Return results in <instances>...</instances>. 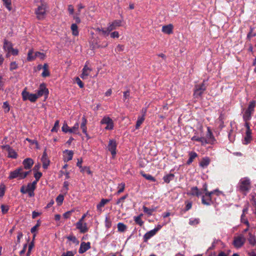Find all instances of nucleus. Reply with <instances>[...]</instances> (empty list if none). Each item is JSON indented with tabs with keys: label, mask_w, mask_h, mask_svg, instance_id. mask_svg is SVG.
Wrapping results in <instances>:
<instances>
[{
	"label": "nucleus",
	"mask_w": 256,
	"mask_h": 256,
	"mask_svg": "<svg viewBox=\"0 0 256 256\" xmlns=\"http://www.w3.org/2000/svg\"><path fill=\"white\" fill-rule=\"evenodd\" d=\"M212 194H216L217 196H220L221 195L224 196V194L222 192L216 190L211 192H206L204 195L202 196V203L206 206L210 205L213 202L212 199H215V198H213V196H212Z\"/></svg>",
	"instance_id": "nucleus-1"
},
{
	"label": "nucleus",
	"mask_w": 256,
	"mask_h": 256,
	"mask_svg": "<svg viewBox=\"0 0 256 256\" xmlns=\"http://www.w3.org/2000/svg\"><path fill=\"white\" fill-rule=\"evenodd\" d=\"M30 172V171L24 172L23 168L20 167L10 172L8 178L10 180L14 178L22 180L26 177Z\"/></svg>",
	"instance_id": "nucleus-2"
},
{
	"label": "nucleus",
	"mask_w": 256,
	"mask_h": 256,
	"mask_svg": "<svg viewBox=\"0 0 256 256\" xmlns=\"http://www.w3.org/2000/svg\"><path fill=\"white\" fill-rule=\"evenodd\" d=\"M36 182L28 183L26 186H22L20 188V192L24 194H28L30 197L34 196V191L36 188Z\"/></svg>",
	"instance_id": "nucleus-3"
},
{
	"label": "nucleus",
	"mask_w": 256,
	"mask_h": 256,
	"mask_svg": "<svg viewBox=\"0 0 256 256\" xmlns=\"http://www.w3.org/2000/svg\"><path fill=\"white\" fill-rule=\"evenodd\" d=\"M3 48L4 51L7 52L6 57H9L10 54L16 56L18 54V50L13 48L12 44L6 40H4Z\"/></svg>",
	"instance_id": "nucleus-4"
},
{
	"label": "nucleus",
	"mask_w": 256,
	"mask_h": 256,
	"mask_svg": "<svg viewBox=\"0 0 256 256\" xmlns=\"http://www.w3.org/2000/svg\"><path fill=\"white\" fill-rule=\"evenodd\" d=\"M256 102L252 101L250 102L248 108L243 114V119L245 122H248V121L251 119L252 114L254 113Z\"/></svg>",
	"instance_id": "nucleus-5"
},
{
	"label": "nucleus",
	"mask_w": 256,
	"mask_h": 256,
	"mask_svg": "<svg viewBox=\"0 0 256 256\" xmlns=\"http://www.w3.org/2000/svg\"><path fill=\"white\" fill-rule=\"evenodd\" d=\"M246 239L243 234H240L234 236L232 244L236 248H242L244 244Z\"/></svg>",
	"instance_id": "nucleus-6"
},
{
	"label": "nucleus",
	"mask_w": 256,
	"mask_h": 256,
	"mask_svg": "<svg viewBox=\"0 0 256 256\" xmlns=\"http://www.w3.org/2000/svg\"><path fill=\"white\" fill-rule=\"evenodd\" d=\"M240 189L243 192H247L250 188V180L248 178H244L240 180L239 182Z\"/></svg>",
	"instance_id": "nucleus-7"
},
{
	"label": "nucleus",
	"mask_w": 256,
	"mask_h": 256,
	"mask_svg": "<svg viewBox=\"0 0 256 256\" xmlns=\"http://www.w3.org/2000/svg\"><path fill=\"white\" fill-rule=\"evenodd\" d=\"M22 96L24 101L29 100L32 102H35L38 98L36 94H30L27 92L26 88L24 89L22 92Z\"/></svg>",
	"instance_id": "nucleus-8"
},
{
	"label": "nucleus",
	"mask_w": 256,
	"mask_h": 256,
	"mask_svg": "<svg viewBox=\"0 0 256 256\" xmlns=\"http://www.w3.org/2000/svg\"><path fill=\"white\" fill-rule=\"evenodd\" d=\"M48 90L46 88V86L44 84H41L40 85V86L38 90H36V96H37V98H38L39 97H40L42 96H45L46 98L48 97Z\"/></svg>",
	"instance_id": "nucleus-9"
},
{
	"label": "nucleus",
	"mask_w": 256,
	"mask_h": 256,
	"mask_svg": "<svg viewBox=\"0 0 256 256\" xmlns=\"http://www.w3.org/2000/svg\"><path fill=\"white\" fill-rule=\"evenodd\" d=\"M207 134L206 137H204L203 142L205 144H212L216 141V140L209 127L207 128Z\"/></svg>",
	"instance_id": "nucleus-10"
},
{
	"label": "nucleus",
	"mask_w": 256,
	"mask_h": 256,
	"mask_svg": "<svg viewBox=\"0 0 256 256\" xmlns=\"http://www.w3.org/2000/svg\"><path fill=\"white\" fill-rule=\"evenodd\" d=\"M101 124H106L105 129L106 130H112L114 128V122L108 116H104L100 122Z\"/></svg>",
	"instance_id": "nucleus-11"
},
{
	"label": "nucleus",
	"mask_w": 256,
	"mask_h": 256,
	"mask_svg": "<svg viewBox=\"0 0 256 256\" xmlns=\"http://www.w3.org/2000/svg\"><path fill=\"white\" fill-rule=\"evenodd\" d=\"M206 89V86L204 84L196 85L195 86L194 96L196 98L201 96L204 91Z\"/></svg>",
	"instance_id": "nucleus-12"
},
{
	"label": "nucleus",
	"mask_w": 256,
	"mask_h": 256,
	"mask_svg": "<svg viewBox=\"0 0 256 256\" xmlns=\"http://www.w3.org/2000/svg\"><path fill=\"white\" fill-rule=\"evenodd\" d=\"M244 126L246 128V136L244 138V144H246L252 140V130L250 128V124L248 122H245Z\"/></svg>",
	"instance_id": "nucleus-13"
},
{
	"label": "nucleus",
	"mask_w": 256,
	"mask_h": 256,
	"mask_svg": "<svg viewBox=\"0 0 256 256\" xmlns=\"http://www.w3.org/2000/svg\"><path fill=\"white\" fill-rule=\"evenodd\" d=\"M2 148L6 150L8 153V156L10 158L16 159L18 158V154L14 149L8 145L2 146Z\"/></svg>",
	"instance_id": "nucleus-14"
},
{
	"label": "nucleus",
	"mask_w": 256,
	"mask_h": 256,
	"mask_svg": "<svg viewBox=\"0 0 256 256\" xmlns=\"http://www.w3.org/2000/svg\"><path fill=\"white\" fill-rule=\"evenodd\" d=\"M116 146L117 144L116 140H109L108 148V150L110 152L111 154H112L113 158L115 156L116 154Z\"/></svg>",
	"instance_id": "nucleus-15"
},
{
	"label": "nucleus",
	"mask_w": 256,
	"mask_h": 256,
	"mask_svg": "<svg viewBox=\"0 0 256 256\" xmlns=\"http://www.w3.org/2000/svg\"><path fill=\"white\" fill-rule=\"evenodd\" d=\"M122 22V21L121 20H114L111 23H110L108 26V32H110L116 29L117 28L121 26Z\"/></svg>",
	"instance_id": "nucleus-16"
},
{
	"label": "nucleus",
	"mask_w": 256,
	"mask_h": 256,
	"mask_svg": "<svg viewBox=\"0 0 256 256\" xmlns=\"http://www.w3.org/2000/svg\"><path fill=\"white\" fill-rule=\"evenodd\" d=\"M76 228L80 230L82 233H84L88 230L87 227V224L84 222H78L76 224Z\"/></svg>",
	"instance_id": "nucleus-17"
},
{
	"label": "nucleus",
	"mask_w": 256,
	"mask_h": 256,
	"mask_svg": "<svg viewBox=\"0 0 256 256\" xmlns=\"http://www.w3.org/2000/svg\"><path fill=\"white\" fill-rule=\"evenodd\" d=\"M91 71L92 69L88 68L86 64L84 68H82V73L80 75V78L83 80L86 79Z\"/></svg>",
	"instance_id": "nucleus-18"
},
{
	"label": "nucleus",
	"mask_w": 256,
	"mask_h": 256,
	"mask_svg": "<svg viewBox=\"0 0 256 256\" xmlns=\"http://www.w3.org/2000/svg\"><path fill=\"white\" fill-rule=\"evenodd\" d=\"M90 248V242H82L80 244L78 252L80 254H83L87 251Z\"/></svg>",
	"instance_id": "nucleus-19"
},
{
	"label": "nucleus",
	"mask_w": 256,
	"mask_h": 256,
	"mask_svg": "<svg viewBox=\"0 0 256 256\" xmlns=\"http://www.w3.org/2000/svg\"><path fill=\"white\" fill-rule=\"evenodd\" d=\"M82 123L80 124V128L82 130V131L83 133L86 136V137L88 138H89L90 137H89L88 134L87 132V127L86 126V123H87V120L86 118V117L84 116L82 118Z\"/></svg>",
	"instance_id": "nucleus-20"
},
{
	"label": "nucleus",
	"mask_w": 256,
	"mask_h": 256,
	"mask_svg": "<svg viewBox=\"0 0 256 256\" xmlns=\"http://www.w3.org/2000/svg\"><path fill=\"white\" fill-rule=\"evenodd\" d=\"M34 164V160L31 158H26L22 162L24 168L26 170H30Z\"/></svg>",
	"instance_id": "nucleus-21"
},
{
	"label": "nucleus",
	"mask_w": 256,
	"mask_h": 256,
	"mask_svg": "<svg viewBox=\"0 0 256 256\" xmlns=\"http://www.w3.org/2000/svg\"><path fill=\"white\" fill-rule=\"evenodd\" d=\"M156 234V232L154 230H152L146 232L143 238L144 242H146L152 237Z\"/></svg>",
	"instance_id": "nucleus-22"
},
{
	"label": "nucleus",
	"mask_w": 256,
	"mask_h": 256,
	"mask_svg": "<svg viewBox=\"0 0 256 256\" xmlns=\"http://www.w3.org/2000/svg\"><path fill=\"white\" fill-rule=\"evenodd\" d=\"M64 162H68L72 160L74 154L72 150H66L64 152Z\"/></svg>",
	"instance_id": "nucleus-23"
},
{
	"label": "nucleus",
	"mask_w": 256,
	"mask_h": 256,
	"mask_svg": "<svg viewBox=\"0 0 256 256\" xmlns=\"http://www.w3.org/2000/svg\"><path fill=\"white\" fill-rule=\"evenodd\" d=\"M172 25L170 24L163 26L162 30L164 34H170L172 32Z\"/></svg>",
	"instance_id": "nucleus-24"
},
{
	"label": "nucleus",
	"mask_w": 256,
	"mask_h": 256,
	"mask_svg": "<svg viewBox=\"0 0 256 256\" xmlns=\"http://www.w3.org/2000/svg\"><path fill=\"white\" fill-rule=\"evenodd\" d=\"M210 160L208 157L204 158L200 162V166L202 168H205L210 164Z\"/></svg>",
	"instance_id": "nucleus-25"
},
{
	"label": "nucleus",
	"mask_w": 256,
	"mask_h": 256,
	"mask_svg": "<svg viewBox=\"0 0 256 256\" xmlns=\"http://www.w3.org/2000/svg\"><path fill=\"white\" fill-rule=\"evenodd\" d=\"M248 240L250 245L254 246L256 244V237L251 232H249L248 234Z\"/></svg>",
	"instance_id": "nucleus-26"
},
{
	"label": "nucleus",
	"mask_w": 256,
	"mask_h": 256,
	"mask_svg": "<svg viewBox=\"0 0 256 256\" xmlns=\"http://www.w3.org/2000/svg\"><path fill=\"white\" fill-rule=\"evenodd\" d=\"M189 158L187 162V164H190L198 156L197 154L194 152H189Z\"/></svg>",
	"instance_id": "nucleus-27"
},
{
	"label": "nucleus",
	"mask_w": 256,
	"mask_h": 256,
	"mask_svg": "<svg viewBox=\"0 0 256 256\" xmlns=\"http://www.w3.org/2000/svg\"><path fill=\"white\" fill-rule=\"evenodd\" d=\"M78 130L79 124L78 122H76L72 128H70V133L80 134Z\"/></svg>",
	"instance_id": "nucleus-28"
},
{
	"label": "nucleus",
	"mask_w": 256,
	"mask_h": 256,
	"mask_svg": "<svg viewBox=\"0 0 256 256\" xmlns=\"http://www.w3.org/2000/svg\"><path fill=\"white\" fill-rule=\"evenodd\" d=\"M190 194L192 196H200L202 195V192L199 190L197 187H192L190 190Z\"/></svg>",
	"instance_id": "nucleus-29"
},
{
	"label": "nucleus",
	"mask_w": 256,
	"mask_h": 256,
	"mask_svg": "<svg viewBox=\"0 0 256 256\" xmlns=\"http://www.w3.org/2000/svg\"><path fill=\"white\" fill-rule=\"evenodd\" d=\"M41 160L42 164V167L44 169H47L48 166L50 165V161L48 158H42Z\"/></svg>",
	"instance_id": "nucleus-30"
},
{
	"label": "nucleus",
	"mask_w": 256,
	"mask_h": 256,
	"mask_svg": "<svg viewBox=\"0 0 256 256\" xmlns=\"http://www.w3.org/2000/svg\"><path fill=\"white\" fill-rule=\"evenodd\" d=\"M110 201V200L108 199H102L100 202L96 206L98 210L102 211V208Z\"/></svg>",
	"instance_id": "nucleus-31"
},
{
	"label": "nucleus",
	"mask_w": 256,
	"mask_h": 256,
	"mask_svg": "<svg viewBox=\"0 0 256 256\" xmlns=\"http://www.w3.org/2000/svg\"><path fill=\"white\" fill-rule=\"evenodd\" d=\"M144 114L142 116H139L138 118V120L136 121V129H138L140 126L142 124V123L144 122Z\"/></svg>",
	"instance_id": "nucleus-32"
},
{
	"label": "nucleus",
	"mask_w": 256,
	"mask_h": 256,
	"mask_svg": "<svg viewBox=\"0 0 256 256\" xmlns=\"http://www.w3.org/2000/svg\"><path fill=\"white\" fill-rule=\"evenodd\" d=\"M72 34L74 36H78L79 34L78 27L76 24H72L70 26Z\"/></svg>",
	"instance_id": "nucleus-33"
},
{
	"label": "nucleus",
	"mask_w": 256,
	"mask_h": 256,
	"mask_svg": "<svg viewBox=\"0 0 256 256\" xmlns=\"http://www.w3.org/2000/svg\"><path fill=\"white\" fill-rule=\"evenodd\" d=\"M43 77H46L50 76V72L48 70V65L47 64H44L43 66V72L42 74Z\"/></svg>",
	"instance_id": "nucleus-34"
},
{
	"label": "nucleus",
	"mask_w": 256,
	"mask_h": 256,
	"mask_svg": "<svg viewBox=\"0 0 256 256\" xmlns=\"http://www.w3.org/2000/svg\"><path fill=\"white\" fill-rule=\"evenodd\" d=\"M143 216L142 214H140L138 216H134V222L138 224L140 226H142L144 224V222L142 220V216Z\"/></svg>",
	"instance_id": "nucleus-35"
},
{
	"label": "nucleus",
	"mask_w": 256,
	"mask_h": 256,
	"mask_svg": "<svg viewBox=\"0 0 256 256\" xmlns=\"http://www.w3.org/2000/svg\"><path fill=\"white\" fill-rule=\"evenodd\" d=\"M174 177V176L172 174H169L164 176L163 178V180L164 182L166 183H169L171 180H172Z\"/></svg>",
	"instance_id": "nucleus-36"
},
{
	"label": "nucleus",
	"mask_w": 256,
	"mask_h": 256,
	"mask_svg": "<svg viewBox=\"0 0 256 256\" xmlns=\"http://www.w3.org/2000/svg\"><path fill=\"white\" fill-rule=\"evenodd\" d=\"M126 226L122 222L118 224V230L119 232H122L126 230Z\"/></svg>",
	"instance_id": "nucleus-37"
},
{
	"label": "nucleus",
	"mask_w": 256,
	"mask_h": 256,
	"mask_svg": "<svg viewBox=\"0 0 256 256\" xmlns=\"http://www.w3.org/2000/svg\"><path fill=\"white\" fill-rule=\"evenodd\" d=\"M33 50H29L28 54V58L27 60L28 61H32L35 59V54L33 55Z\"/></svg>",
	"instance_id": "nucleus-38"
},
{
	"label": "nucleus",
	"mask_w": 256,
	"mask_h": 256,
	"mask_svg": "<svg viewBox=\"0 0 256 256\" xmlns=\"http://www.w3.org/2000/svg\"><path fill=\"white\" fill-rule=\"evenodd\" d=\"M67 238L68 240L72 241L74 244H78L79 243V241L76 238V237L73 235H70L67 237Z\"/></svg>",
	"instance_id": "nucleus-39"
},
{
	"label": "nucleus",
	"mask_w": 256,
	"mask_h": 256,
	"mask_svg": "<svg viewBox=\"0 0 256 256\" xmlns=\"http://www.w3.org/2000/svg\"><path fill=\"white\" fill-rule=\"evenodd\" d=\"M4 2V5L6 7V8L9 10L10 11L12 10L11 7V0H2Z\"/></svg>",
	"instance_id": "nucleus-40"
},
{
	"label": "nucleus",
	"mask_w": 256,
	"mask_h": 256,
	"mask_svg": "<svg viewBox=\"0 0 256 256\" xmlns=\"http://www.w3.org/2000/svg\"><path fill=\"white\" fill-rule=\"evenodd\" d=\"M64 196L62 194H59L56 198V202L57 203V204L58 206H60L62 204V203L64 201Z\"/></svg>",
	"instance_id": "nucleus-41"
},
{
	"label": "nucleus",
	"mask_w": 256,
	"mask_h": 256,
	"mask_svg": "<svg viewBox=\"0 0 256 256\" xmlns=\"http://www.w3.org/2000/svg\"><path fill=\"white\" fill-rule=\"evenodd\" d=\"M39 58L40 60H44L46 58V54L43 52H35V58Z\"/></svg>",
	"instance_id": "nucleus-42"
},
{
	"label": "nucleus",
	"mask_w": 256,
	"mask_h": 256,
	"mask_svg": "<svg viewBox=\"0 0 256 256\" xmlns=\"http://www.w3.org/2000/svg\"><path fill=\"white\" fill-rule=\"evenodd\" d=\"M125 188V184L124 182H122L118 184V190L117 192V194H119L121 192H123Z\"/></svg>",
	"instance_id": "nucleus-43"
},
{
	"label": "nucleus",
	"mask_w": 256,
	"mask_h": 256,
	"mask_svg": "<svg viewBox=\"0 0 256 256\" xmlns=\"http://www.w3.org/2000/svg\"><path fill=\"white\" fill-rule=\"evenodd\" d=\"M128 197V195L126 194L120 198L118 200L116 204L118 205H120L122 207L123 205V203L124 202V200Z\"/></svg>",
	"instance_id": "nucleus-44"
},
{
	"label": "nucleus",
	"mask_w": 256,
	"mask_h": 256,
	"mask_svg": "<svg viewBox=\"0 0 256 256\" xmlns=\"http://www.w3.org/2000/svg\"><path fill=\"white\" fill-rule=\"evenodd\" d=\"M80 171L82 173H86L90 175L92 174L90 168L87 166H83L82 168L80 170Z\"/></svg>",
	"instance_id": "nucleus-45"
},
{
	"label": "nucleus",
	"mask_w": 256,
	"mask_h": 256,
	"mask_svg": "<svg viewBox=\"0 0 256 256\" xmlns=\"http://www.w3.org/2000/svg\"><path fill=\"white\" fill-rule=\"evenodd\" d=\"M200 222L198 218H190L189 220V224L192 226H194L198 224Z\"/></svg>",
	"instance_id": "nucleus-46"
},
{
	"label": "nucleus",
	"mask_w": 256,
	"mask_h": 256,
	"mask_svg": "<svg viewBox=\"0 0 256 256\" xmlns=\"http://www.w3.org/2000/svg\"><path fill=\"white\" fill-rule=\"evenodd\" d=\"M34 246V240L30 242V244L28 245V251L27 252V256H29L31 253L32 250Z\"/></svg>",
	"instance_id": "nucleus-47"
},
{
	"label": "nucleus",
	"mask_w": 256,
	"mask_h": 256,
	"mask_svg": "<svg viewBox=\"0 0 256 256\" xmlns=\"http://www.w3.org/2000/svg\"><path fill=\"white\" fill-rule=\"evenodd\" d=\"M203 138L204 137H199L196 136H194L192 137V140L200 142H201L202 144L204 145V143L203 142Z\"/></svg>",
	"instance_id": "nucleus-48"
},
{
	"label": "nucleus",
	"mask_w": 256,
	"mask_h": 256,
	"mask_svg": "<svg viewBox=\"0 0 256 256\" xmlns=\"http://www.w3.org/2000/svg\"><path fill=\"white\" fill-rule=\"evenodd\" d=\"M105 226L107 228H109L112 226V222L107 216L105 219Z\"/></svg>",
	"instance_id": "nucleus-49"
},
{
	"label": "nucleus",
	"mask_w": 256,
	"mask_h": 256,
	"mask_svg": "<svg viewBox=\"0 0 256 256\" xmlns=\"http://www.w3.org/2000/svg\"><path fill=\"white\" fill-rule=\"evenodd\" d=\"M62 131L64 132H70V128L68 127V124L66 123L64 124L62 126Z\"/></svg>",
	"instance_id": "nucleus-50"
},
{
	"label": "nucleus",
	"mask_w": 256,
	"mask_h": 256,
	"mask_svg": "<svg viewBox=\"0 0 256 256\" xmlns=\"http://www.w3.org/2000/svg\"><path fill=\"white\" fill-rule=\"evenodd\" d=\"M6 190L5 186L4 184L0 185V197H2L4 194Z\"/></svg>",
	"instance_id": "nucleus-51"
},
{
	"label": "nucleus",
	"mask_w": 256,
	"mask_h": 256,
	"mask_svg": "<svg viewBox=\"0 0 256 256\" xmlns=\"http://www.w3.org/2000/svg\"><path fill=\"white\" fill-rule=\"evenodd\" d=\"M42 176V172H36L34 174V176L36 178V180H34V182H36V184H37L38 182V181Z\"/></svg>",
	"instance_id": "nucleus-52"
},
{
	"label": "nucleus",
	"mask_w": 256,
	"mask_h": 256,
	"mask_svg": "<svg viewBox=\"0 0 256 256\" xmlns=\"http://www.w3.org/2000/svg\"><path fill=\"white\" fill-rule=\"evenodd\" d=\"M143 210L145 213L147 214L150 216L152 215L153 212V210L150 209L145 206H143Z\"/></svg>",
	"instance_id": "nucleus-53"
},
{
	"label": "nucleus",
	"mask_w": 256,
	"mask_h": 256,
	"mask_svg": "<svg viewBox=\"0 0 256 256\" xmlns=\"http://www.w3.org/2000/svg\"><path fill=\"white\" fill-rule=\"evenodd\" d=\"M142 176L148 180H150L152 182L156 181V179L152 176H151L150 174H142Z\"/></svg>",
	"instance_id": "nucleus-54"
},
{
	"label": "nucleus",
	"mask_w": 256,
	"mask_h": 256,
	"mask_svg": "<svg viewBox=\"0 0 256 256\" xmlns=\"http://www.w3.org/2000/svg\"><path fill=\"white\" fill-rule=\"evenodd\" d=\"M240 220L242 222L245 224L247 226L250 227V224L246 218H245V216L242 214L240 218Z\"/></svg>",
	"instance_id": "nucleus-55"
},
{
	"label": "nucleus",
	"mask_w": 256,
	"mask_h": 256,
	"mask_svg": "<svg viewBox=\"0 0 256 256\" xmlns=\"http://www.w3.org/2000/svg\"><path fill=\"white\" fill-rule=\"evenodd\" d=\"M3 108L4 109L5 112H8L10 110V106L7 102H5L3 104Z\"/></svg>",
	"instance_id": "nucleus-56"
},
{
	"label": "nucleus",
	"mask_w": 256,
	"mask_h": 256,
	"mask_svg": "<svg viewBox=\"0 0 256 256\" xmlns=\"http://www.w3.org/2000/svg\"><path fill=\"white\" fill-rule=\"evenodd\" d=\"M58 126H59V121L56 120L54 123V126L52 128L51 130L52 132H56L58 130Z\"/></svg>",
	"instance_id": "nucleus-57"
},
{
	"label": "nucleus",
	"mask_w": 256,
	"mask_h": 256,
	"mask_svg": "<svg viewBox=\"0 0 256 256\" xmlns=\"http://www.w3.org/2000/svg\"><path fill=\"white\" fill-rule=\"evenodd\" d=\"M18 68V64L16 62H14L10 63V70H16Z\"/></svg>",
	"instance_id": "nucleus-58"
},
{
	"label": "nucleus",
	"mask_w": 256,
	"mask_h": 256,
	"mask_svg": "<svg viewBox=\"0 0 256 256\" xmlns=\"http://www.w3.org/2000/svg\"><path fill=\"white\" fill-rule=\"evenodd\" d=\"M73 18L75 20L76 23L80 24L81 22L80 19L79 18V14L73 16Z\"/></svg>",
	"instance_id": "nucleus-59"
},
{
	"label": "nucleus",
	"mask_w": 256,
	"mask_h": 256,
	"mask_svg": "<svg viewBox=\"0 0 256 256\" xmlns=\"http://www.w3.org/2000/svg\"><path fill=\"white\" fill-rule=\"evenodd\" d=\"M74 212L73 210H70V211H68V212H66L64 213V214H63V216L64 217V218H68L70 217V216L71 214Z\"/></svg>",
	"instance_id": "nucleus-60"
},
{
	"label": "nucleus",
	"mask_w": 256,
	"mask_h": 256,
	"mask_svg": "<svg viewBox=\"0 0 256 256\" xmlns=\"http://www.w3.org/2000/svg\"><path fill=\"white\" fill-rule=\"evenodd\" d=\"M74 252L72 251H68L62 254V256H74Z\"/></svg>",
	"instance_id": "nucleus-61"
},
{
	"label": "nucleus",
	"mask_w": 256,
	"mask_h": 256,
	"mask_svg": "<svg viewBox=\"0 0 256 256\" xmlns=\"http://www.w3.org/2000/svg\"><path fill=\"white\" fill-rule=\"evenodd\" d=\"M2 211L3 214H6L8 210V206L2 204L1 206Z\"/></svg>",
	"instance_id": "nucleus-62"
},
{
	"label": "nucleus",
	"mask_w": 256,
	"mask_h": 256,
	"mask_svg": "<svg viewBox=\"0 0 256 256\" xmlns=\"http://www.w3.org/2000/svg\"><path fill=\"white\" fill-rule=\"evenodd\" d=\"M76 82L78 84L80 88H82L84 87V84H83L82 82V80H80V78L78 77H77L76 78Z\"/></svg>",
	"instance_id": "nucleus-63"
},
{
	"label": "nucleus",
	"mask_w": 256,
	"mask_h": 256,
	"mask_svg": "<svg viewBox=\"0 0 256 256\" xmlns=\"http://www.w3.org/2000/svg\"><path fill=\"white\" fill-rule=\"evenodd\" d=\"M68 11L69 12L70 14H73L74 12V8L72 5L69 4L68 6Z\"/></svg>",
	"instance_id": "nucleus-64"
}]
</instances>
